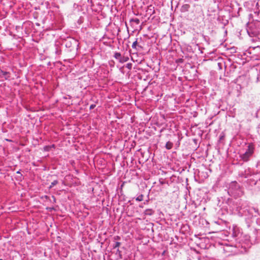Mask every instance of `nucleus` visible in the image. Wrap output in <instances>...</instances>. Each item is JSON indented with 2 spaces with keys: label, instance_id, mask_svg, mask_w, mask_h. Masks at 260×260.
I'll return each instance as SVG.
<instances>
[{
  "label": "nucleus",
  "instance_id": "obj_1",
  "mask_svg": "<svg viewBox=\"0 0 260 260\" xmlns=\"http://www.w3.org/2000/svg\"><path fill=\"white\" fill-rule=\"evenodd\" d=\"M236 210L239 212L242 211L244 215L250 219L257 218L259 215L258 209L253 207H243L242 206H238L236 207Z\"/></svg>",
  "mask_w": 260,
  "mask_h": 260
},
{
  "label": "nucleus",
  "instance_id": "obj_2",
  "mask_svg": "<svg viewBox=\"0 0 260 260\" xmlns=\"http://www.w3.org/2000/svg\"><path fill=\"white\" fill-rule=\"evenodd\" d=\"M246 29L249 36L252 37L258 36L260 34V21L256 20L248 23Z\"/></svg>",
  "mask_w": 260,
  "mask_h": 260
},
{
  "label": "nucleus",
  "instance_id": "obj_3",
  "mask_svg": "<svg viewBox=\"0 0 260 260\" xmlns=\"http://www.w3.org/2000/svg\"><path fill=\"white\" fill-rule=\"evenodd\" d=\"M228 193L231 196L237 198L243 194V191L237 182H232L229 185Z\"/></svg>",
  "mask_w": 260,
  "mask_h": 260
},
{
  "label": "nucleus",
  "instance_id": "obj_4",
  "mask_svg": "<svg viewBox=\"0 0 260 260\" xmlns=\"http://www.w3.org/2000/svg\"><path fill=\"white\" fill-rule=\"evenodd\" d=\"M253 152L254 147L253 145L249 144L245 153L240 155V157L244 161H247L249 160L250 157L252 156Z\"/></svg>",
  "mask_w": 260,
  "mask_h": 260
},
{
  "label": "nucleus",
  "instance_id": "obj_5",
  "mask_svg": "<svg viewBox=\"0 0 260 260\" xmlns=\"http://www.w3.org/2000/svg\"><path fill=\"white\" fill-rule=\"evenodd\" d=\"M10 73H9V72L0 70V76L4 77L6 80H10Z\"/></svg>",
  "mask_w": 260,
  "mask_h": 260
},
{
  "label": "nucleus",
  "instance_id": "obj_6",
  "mask_svg": "<svg viewBox=\"0 0 260 260\" xmlns=\"http://www.w3.org/2000/svg\"><path fill=\"white\" fill-rule=\"evenodd\" d=\"M221 72V70H219V73H217L216 72V76H217V78H216L215 79L217 80L218 79H219V80H224V81H226V79H225V78H223L220 74V72Z\"/></svg>",
  "mask_w": 260,
  "mask_h": 260
},
{
  "label": "nucleus",
  "instance_id": "obj_7",
  "mask_svg": "<svg viewBox=\"0 0 260 260\" xmlns=\"http://www.w3.org/2000/svg\"><path fill=\"white\" fill-rule=\"evenodd\" d=\"M173 143H172L170 141H168L166 144L165 147L167 149L170 150L173 147Z\"/></svg>",
  "mask_w": 260,
  "mask_h": 260
},
{
  "label": "nucleus",
  "instance_id": "obj_8",
  "mask_svg": "<svg viewBox=\"0 0 260 260\" xmlns=\"http://www.w3.org/2000/svg\"><path fill=\"white\" fill-rule=\"evenodd\" d=\"M114 57L119 60V61L120 62V60H121V59L122 58V55L121 54H120V53L119 52H116L114 54Z\"/></svg>",
  "mask_w": 260,
  "mask_h": 260
},
{
  "label": "nucleus",
  "instance_id": "obj_9",
  "mask_svg": "<svg viewBox=\"0 0 260 260\" xmlns=\"http://www.w3.org/2000/svg\"><path fill=\"white\" fill-rule=\"evenodd\" d=\"M144 213L145 215H151L153 213V211L152 209H148L145 210Z\"/></svg>",
  "mask_w": 260,
  "mask_h": 260
},
{
  "label": "nucleus",
  "instance_id": "obj_10",
  "mask_svg": "<svg viewBox=\"0 0 260 260\" xmlns=\"http://www.w3.org/2000/svg\"><path fill=\"white\" fill-rule=\"evenodd\" d=\"M148 11H149V13L150 14V15H152L154 13V7H152V6H150L149 7H148Z\"/></svg>",
  "mask_w": 260,
  "mask_h": 260
},
{
  "label": "nucleus",
  "instance_id": "obj_11",
  "mask_svg": "<svg viewBox=\"0 0 260 260\" xmlns=\"http://www.w3.org/2000/svg\"><path fill=\"white\" fill-rule=\"evenodd\" d=\"M128 59H129L128 57L122 56V58L121 59L120 62L123 63V62H126L128 60Z\"/></svg>",
  "mask_w": 260,
  "mask_h": 260
},
{
  "label": "nucleus",
  "instance_id": "obj_12",
  "mask_svg": "<svg viewBox=\"0 0 260 260\" xmlns=\"http://www.w3.org/2000/svg\"><path fill=\"white\" fill-rule=\"evenodd\" d=\"M134 22L136 24H139L140 23V20L138 18H133L130 20V22Z\"/></svg>",
  "mask_w": 260,
  "mask_h": 260
},
{
  "label": "nucleus",
  "instance_id": "obj_13",
  "mask_svg": "<svg viewBox=\"0 0 260 260\" xmlns=\"http://www.w3.org/2000/svg\"><path fill=\"white\" fill-rule=\"evenodd\" d=\"M143 197H144L143 194H140L137 197V198H136V201L139 202L142 201L143 200Z\"/></svg>",
  "mask_w": 260,
  "mask_h": 260
},
{
  "label": "nucleus",
  "instance_id": "obj_14",
  "mask_svg": "<svg viewBox=\"0 0 260 260\" xmlns=\"http://www.w3.org/2000/svg\"><path fill=\"white\" fill-rule=\"evenodd\" d=\"M240 175L242 177H244L245 178H247L248 177V174H246V171H245V173H241Z\"/></svg>",
  "mask_w": 260,
  "mask_h": 260
},
{
  "label": "nucleus",
  "instance_id": "obj_15",
  "mask_svg": "<svg viewBox=\"0 0 260 260\" xmlns=\"http://www.w3.org/2000/svg\"><path fill=\"white\" fill-rule=\"evenodd\" d=\"M57 183H58L57 180H56L53 181L51 183L50 186H49V188H51L53 187L54 186L56 185Z\"/></svg>",
  "mask_w": 260,
  "mask_h": 260
},
{
  "label": "nucleus",
  "instance_id": "obj_16",
  "mask_svg": "<svg viewBox=\"0 0 260 260\" xmlns=\"http://www.w3.org/2000/svg\"><path fill=\"white\" fill-rule=\"evenodd\" d=\"M121 243L119 242H116L113 245V248L118 247L120 245Z\"/></svg>",
  "mask_w": 260,
  "mask_h": 260
},
{
  "label": "nucleus",
  "instance_id": "obj_17",
  "mask_svg": "<svg viewBox=\"0 0 260 260\" xmlns=\"http://www.w3.org/2000/svg\"><path fill=\"white\" fill-rule=\"evenodd\" d=\"M137 40H136V41H135L134 42H133V44H132V48L133 49H136V47H137Z\"/></svg>",
  "mask_w": 260,
  "mask_h": 260
},
{
  "label": "nucleus",
  "instance_id": "obj_18",
  "mask_svg": "<svg viewBox=\"0 0 260 260\" xmlns=\"http://www.w3.org/2000/svg\"><path fill=\"white\" fill-rule=\"evenodd\" d=\"M51 147L49 146H45L44 147V150L46 151H49L50 150Z\"/></svg>",
  "mask_w": 260,
  "mask_h": 260
},
{
  "label": "nucleus",
  "instance_id": "obj_19",
  "mask_svg": "<svg viewBox=\"0 0 260 260\" xmlns=\"http://www.w3.org/2000/svg\"><path fill=\"white\" fill-rule=\"evenodd\" d=\"M96 106L95 104H92L90 106L89 109L90 110L94 109Z\"/></svg>",
  "mask_w": 260,
  "mask_h": 260
},
{
  "label": "nucleus",
  "instance_id": "obj_20",
  "mask_svg": "<svg viewBox=\"0 0 260 260\" xmlns=\"http://www.w3.org/2000/svg\"><path fill=\"white\" fill-rule=\"evenodd\" d=\"M127 68L131 69V68H132V64L131 63H128L127 64V67H126Z\"/></svg>",
  "mask_w": 260,
  "mask_h": 260
},
{
  "label": "nucleus",
  "instance_id": "obj_21",
  "mask_svg": "<svg viewBox=\"0 0 260 260\" xmlns=\"http://www.w3.org/2000/svg\"><path fill=\"white\" fill-rule=\"evenodd\" d=\"M189 7V5H185L184 6H183V8H184V9H185V10H187V9Z\"/></svg>",
  "mask_w": 260,
  "mask_h": 260
},
{
  "label": "nucleus",
  "instance_id": "obj_22",
  "mask_svg": "<svg viewBox=\"0 0 260 260\" xmlns=\"http://www.w3.org/2000/svg\"><path fill=\"white\" fill-rule=\"evenodd\" d=\"M114 239H115V240H119V239H120V237H119V236H116V237H114Z\"/></svg>",
  "mask_w": 260,
  "mask_h": 260
},
{
  "label": "nucleus",
  "instance_id": "obj_23",
  "mask_svg": "<svg viewBox=\"0 0 260 260\" xmlns=\"http://www.w3.org/2000/svg\"><path fill=\"white\" fill-rule=\"evenodd\" d=\"M159 183L160 184H164L165 183V182L162 180H159Z\"/></svg>",
  "mask_w": 260,
  "mask_h": 260
},
{
  "label": "nucleus",
  "instance_id": "obj_24",
  "mask_svg": "<svg viewBox=\"0 0 260 260\" xmlns=\"http://www.w3.org/2000/svg\"><path fill=\"white\" fill-rule=\"evenodd\" d=\"M257 6L258 7H260V1H258L257 3Z\"/></svg>",
  "mask_w": 260,
  "mask_h": 260
},
{
  "label": "nucleus",
  "instance_id": "obj_25",
  "mask_svg": "<svg viewBox=\"0 0 260 260\" xmlns=\"http://www.w3.org/2000/svg\"><path fill=\"white\" fill-rule=\"evenodd\" d=\"M179 61H180V62H182V59H180L179 60Z\"/></svg>",
  "mask_w": 260,
  "mask_h": 260
},
{
  "label": "nucleus",
  "instance_id": "obj_26",
  "mask_svg": "<svg viewBox=\"0 0 260 260\" xmlns=\"http://www.w3.org/2000/svg\"><path fill=\"white\" fill-rule=\"evenodd\" d=\"M218 66H221V64H220V63H218Z\"/></svg>",
  "mask_w": 260,
  "mask_h": 260
},
{
  "label": "nucleus",
  "instance_id": "obj_27",
  "mask_svg": "<svg viewBox=\"0 0 260 260\" xmlns=\"http://www.w3.org/2000/svg\"><path fill=\"white\" fill-rule=\"evenodd\" d=\"M17 173H20V171H18L17 172Z\"/></svg>",
  "mask_w": 260,
  "mask_h": 260
},
{
  "label": "nucleus",
  "instance_id": "obj_28",
  "mask_svg": "<svg viewBox=\"0 0 260 260\" xmlns=\"http://www.w3.org/2000/svg\"><path fill=\"white\" fill-rule=\"evenodd\" d=\"M0 260H2V259H0Z\"/></svg>",
  "mask_w": 260,
  "mask_h": 260
}]
</instances>
